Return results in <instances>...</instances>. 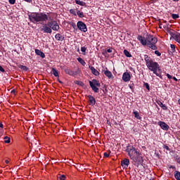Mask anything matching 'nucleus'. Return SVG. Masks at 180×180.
Returning a JSON list of instances; mask_svg holds the SVG:
<instances>
[{
	"mask_svg": "<svg viewBox=\"0 0 180 180\" xmlns=\"http://www.w3.org/2000/svg\"><path fill=\"white\" fill-rule=\"evenodd\" d=\"M169 168H170L172 169H176V167H175V166H174V165L169 166Z\"/></svg>",
	"mask_w": 180,
	"mask_h": 180,
	"instance_id": "obj_44",
	"label": "nucleus"
},
{
	"mask_svg": "<svg viewBox=\"0 0 180 180\" xmlns=\"http://www.w3.org/2000/svg\"><path fill=\"white\" fill-rule=\"evenodd\" d=\"M144 60L146 61V65L150 71H153V74H157V71L161 72V67L157 62H154L151 57L148 55H144Z\"/></svg>",
	"mask_w": 180,
	"mask_h": 180,
	"instance_id": "obj_3",
	"label": "nucleus"
},
{
	"mask_svg": "<svg viewBox=\"0 0 180 180\" xmlns=\"http://www.w3.org/2000/svg\"><path fill=\"white\" fill-rule=\"evenodd\" d=\"M154 74H155V75H156L157 77H159V78H160L161 79H162V75L158 74V72H156V73H154Z\"/></svg>",
	"mask_w": 180,
	"mask_h": 180,
	"instance_id": "obj_40",
	"label": "nucleus"
},
{
	"mask_svg": "<svg viewBox=\"0 0 180 180\" xmlns=\"http://www.w3.org/2000/svg\"><path fill=\"white\" fill-rule=\"evenodd\" d=\"M176 162L180 165V157L176 158Z\"/></svg>",
	"mask_w": 180,
	"mask_h": 180,
	"instance_id": "obj_46",
	"label": "nucleus"
},
{
	"mask_svg": "<svg viewBox=\"0 0 180 180\" xmlns=\"http://www.w3.org/2000/svg\"><path fill=\"white\" fill-rule=\"evenodd\" d=\"M89 82L92 91H94V92H95L96 94H98V92H99V88L96 86H101V83L99 82V81L94 79L92 81H89Z\"/></svg>",
	"mask_w": 180,
	"mask_h": 180,
	"instance_id": "obj_5",
	"label": "nucleus"
},
{
	"mask_svg": "<svg viewBox=\"0 0 180 180\" xmlns=\"http://www.w3.org/2000/svg\"><path fill=\"white\" fill-rule=\"evenodd\" d=\"M5 162H6V164H9V160H5Z\"/></svg>",
	"mask_w": 180,
	"mask_h": 180,
	"instance_id": "obj_52",
	"label": "nucleus"
},
{
	"mask_svg": "<svg viewBox=\"0 0 180 180\" xmlns=\"http://www.w3.org/2000/svg\"><path fill=\"white\" fill-rule=\"evenodd\" d=\"M0 127H1V129H4V124L0 122Z\"/></svg>",
	"mask_w": 180,
	"mask_h": 180,
	"instance_id": "obj_49",
	"label": "nucleus"
},
{
	"mask_svg": "<svg viewBox=\"0 0 180 180\" xmlns=\"http://www.w3.org/2000/svg\"><path fill=\"white\" fill-rule=\"evenodd\" d=\"M75 4H77V5H80V6H85V5H86L85 2L80 0H75Z\"/></svg>",
	"mask_w": 180,
	"mask_h": 180,
	"instance_id": "obj_22",
	"label": "nucleus"
},
{
	"mask_svg": "<svg viewBox=\"0 0 180 180\" xmlns=\"http://www.w3.org/2000/svg\"><path fill=\"white\" fill-rule=\"evenodd\" d=\"M129 86L130 89H133V86H131L130 85Z\"/></svg>",
	"mask_w": 180,
	"mask_h": 180,
	"instance_id": "obj_54",
	"label": "nucleus"
},
{
	"mask_svg": "<svg viewBox=\"0 0 180 180\" xmlns=\"http://www.w3.org/2000/svg\"><path fill=\"white\" fill-rule=\"evenodd\" d=\"M107 53H112V49H109L107 50Z\"/></svg>",
	"mask_w": 180,
	"mask_h": 180,
	"instance_id": "obj_47",
	"label": "nucleus"
},
{
	"mask_svg": "<svg viewBox=\"0 0 180 180\" xmlns=\"http://www.w3.org/2000/svg\"><path fill=\"white\" fill-rule=\"evenodd\" d=\"M77 61H79V63L82 64V65H83L84 67L86 65V63L82 58H77Z\"/></svg>",
	"mask_w": 180,
	"mask_h": 180,
	"instance_id": "obj_23",
	"label": "nucleus"
},
{
	"mask_svg": "<svg viewBox=\"0 0 180 180\" xmlns=\"http://www.w3.org/2000/svg\"><path fill=\"white\" fill-rule=\"evenodd\" d=\"M158 126L160 127V128L162 129V130H165L166 131H167V130H169V125L167 124V123H165V122H162V121H159L158 122Z\"/></svg>",
	"mask_w": 180,
	"mask_h": 180,
	"instance_id": "obj_8",
	"label": "nucleus"
},
{
	"mask_svg": "<svg viewBox=\"0 0 180 180\" xmlns=\"http://www.w3.org/2000/svg\"><path fill=\"white\" fill-rule=\"evenodd\" d=\"M103 72L105 75V77L109 78V79L113 78V75L112 74V72L109 70H103Z\"/></svg>",
	"mask_w": 180,
	"mask_h": 180,
	"instance_id": "obj_16",
	"label": "nucleus"
},
{
	"mask_svg": "<svg viewBox=\"0 0 180 180\" xmlns=\"http://www.w3.org/2000/svg\"><path fill=\"white\" fill-rule=\"evenodd\" d=\"M156 103H158V105L162 108V109L163 110H168V107H167V105H165L164 103H162V102H161V101L158 100L156 101Z\"/></svg>",
	"mask_w": 180,
	"mask_h": 180,
	"instance_id": "obj_13",
	"label": "nucleus"
},
{
	"mask_svg": "<svg viewBox=\"0 0 180 180\" xmlns=\"http://www.w3.org/2000/svg\"><path fill=\"white\" fill-rule=\"evenodd\" d=\"M51 72H52V74L54 75V77H56L57 78L60 77V75H58V70H57V69L52 68Z\"/></svg>",
	"mask_w": 180,
	"mask_h": 180,
	"instance_id": "obj_20",
	"label": "nucleus"
},
{
	"mask_svg": "<svg viewBox=\"0 0 180 180\" xmlns=\"http://www.w3.org/2000/svg\"><path fill=\"white\" fill-rule=\"evenodd\" d=\"M167 33H169V34L171 36V38L174 39L177 32L174 30H169L167 31Z\"/></svg>",
	"mask_w": 180,
	"mask_h": 180,
	"instance_id": "obj_19",
	"label": "nucleus"
},
{
	"mask_svg": "<svg viewBox=\"0 0 180 180\" xmlns=\"http://www.w3.org/2000/svg\"><path fill=\"white\" fill-rule=\"evenodd\" d=\"M87 97L89 99L90 105H91V106H94L95 103H96L95 97L92 96L91 95H89Z\"/></svg>",
	"mask_w": 180,
	"mask_h": 180,
	"instance_id": "obj_15",
	"label": "nucleus"
},
{
	"mask_svg": "<svg viewBox=\"0 0 180 180\" xmlns=\"http://www.w3.org/2000/svg\"><path fill=\"white\" fill-rule=\"evenodd\" d=\"M173 39L179 43L180 41V34L179 32H176L174 37Z\"/></svg>",
	"mask_w": 180,
	"mask_h": 180,
	"instance_id": "obj_21",
	"label": "nucleus"
},
{
	"mask_svg": "<svg viewBox=\"0 0 180 180\" xmlns=\"http://www.w3.org/2000/svg\"><path fill=\"white\" fill-rule=\"evenodd\" d=\"M146 41L147 46L148 47H149V49H151V50H157L158 47L157 46H155V44H157V41H158V39H157L156 37L150 34H147Z\"/></svg>",
	"mask_w": 180,
	"mask_h": 180,
	"instance_id": "obj_4",
	"label": "nucleus"
},
{
	"mask_svg": "<svg viewBox=\"0 0 180 180\" xmlns=\"http://www.w3.org/2000/svg\"><path fill=\"white\" fill-rule=\"evenodd\" d=\"M70 13H71V15H74V16H77V11H75L74 9H70Z\"/></svg>",
	"mask_w": 180,
	"mask_h": 180,
	"instance_id": "obj_31",
	"label": "nucleus"
},
{
	"mask_svg": "<svg viewBox=\"0 0 180 180\" xmlns=\"http://www.w3.org/2000/svg\"><path fill=\"white\" fill-rule=\"evenodd\" d=\"M144 86L148 89V91H150V84L148 83H144Z\"/></svg>",
	"mask_w": 180,
	"mask_h": 180,
	"instance_id": "obj_35",
	"label": "nucleus"
},
{
	"mask_svg": "<svg viewBox=\"0 0 180 180\" xmlns=\"http://www.w3.org/2000/svg\"><path fill=\"white\" fill-rule=\"evenodd\" d=\"M81 51H82V53H85V52L86 51V47L82 46V47L81 48Z\"/></svg>",
	"mask_w": 180,
	"mask_h": 180,
	"instance_id": "obj_38",
	"label": "nucleus"
},
{
	"mask_svg": "<svg viewBox=\"0 0 180 180\" xmlns=\"http://www.w3.org/2000/svg\"><path fill=\"white\" fill-rule=\"evenodd\" d=\"M163 148H164L165 150H167V151H171V149H170L169 147L168 146H167V145H164V146H163Z\"/></svg>",
	"mask_w": 180,
	"mask_h": 180,
	"instance_id": "obj_36",
	"label": "nucleus"
},
{
	"mask_svg": "<svg viewBox=\"0 0 180 180\" xmlns=\"http://www.w3.org/2000/svg\"><path fill=\"white\" fill-rule=\"evenodd\" d=\"M49 25L51 26V30L54 32H58L60 30V25H58V22L57 21L52 20L49 22Z\"/></svg>",
	"mask_w": 180,
	"mask_h": 180,
	"instance_id": "obj_6",
	"label": "nucleus"
},
{
	"mask_svg": "<svg viewBox=\"0 0 180 180\" xmlns=\"http://www.w3.org/2000/svg\"><path fill=\"white\" fill-rule=\"evenodd\" d=\"M134 117H136V119H137L138 120H141V117L140 116L139 111H134Z\"/></svg>",
	"mask_w": 180,
	"mask_h": 180,
	"instance_id": "obj_25",
	"label": "nucleus"
},
{
	"mask_svg": "<svg viewBox=\"0 0 180 180\" xmlns=\"http://www.w3.org/2000/svg\"><path fill=\"white\" fill-rule=\"evenodd\" d=\"M125 151L127 153V155L129 156V158L131 160L134 165H137V167L144 162L143 154L137 150L134 146L131 145L127 146Z\"/></svg>",
	"mask_w": 180,
	"mask_h": 180,
	"instance_id": "obj_2",
	"label": "nucleus"
},
{
	"mask_svg": "<svg viewBox=\"0 0 180 180\" xmlns=\"http://www.w3.org/2000/svg\"><path fill=\"white\" fill-rule=\"evenodd\" d=\"M137 39L140 41L142 46H147V37L146 38L141 35H138Z\"/></svg>",
	"mask_w": 180,
	"mask_h": 180,
	"instance_id": "obj_11",
	"label": "nucleus"
},
{
	"mask_svg": "<svg viewBox=\"0 0 180 180\" xmlns=\"http://www.w3.org/2000/svg\"><path fill=\"white\" fill-rule=\"evenodd\" d=\"M55 39H56L58 41H63V40H64V37H63V35H61L60 34L58 33L55 35Z\"/></svg>",
	"mask_w": 180,
	"mask_h": 180,
	"instance_id": "obj_18",
	"label": "nucleus"
},
{
	"mask_svg": "<svg viewBox=\"0 0 180 180\" xmlns=\"http://www.w3.org/2000/svg\"><path fill=\"white\" fill-rule=\"evenodd\" d=\"M4 143H6V144H9V143H11V138H9L8 136H4Z\"/></svg>",
	"mask_w": 180,
	"mask_h": 180,
	"instance_id": "obj_29",
	"label": "nucleus"
},
{
	"mask_svg": "<svg viewBox=\"0 0 180 180\" xmlns=\"http://www.w3.org/2000/svg\"><path fill=\"white\" fill-rule=\"evenodd\" d=\"M174 2H178L179 0H172Z\"/></svg>",
	"mask_w": 180,
	"mask_h": 180,
	"instance_id": "obj_53",
	"label": "nucleus"
},
{
	"mask_svg": "<svg viewBox=\"0 0 180 180\" xmlns=\"http://www.w3.org/2000/svg\"><path fill=\"white\" fill-rule=\"evenodd\" d=\"M77 27L80 32H84V33H86V32H88L86 25H85L82 21H78L77 23Z\"/></svg>",
	"mask_w": 180,
	"mask_h": 180,
	"instance_id": "obj_7",
	"label": "nucleus"
},
{
	"mask_svg": "<svg viewBox=\"0 0 180 180\" xmlns=\"http://www.w3.org/2000/svg\"><path fill=\"white\" fill-rule=\"evenodd\" d=\"M18 68H20L22 71H29V68H27V66H25L23 65H18Z\"/></svg>",
	"mask_w": 180,
	"mask_h": 180,
	"instance_id": "obj_24",
	"label": "nucleus"
},
{
	"mask_svg": "<svg viewBox=\"0 0 180 180\" xmlns=\"http://www.w3.org/2000/svg\"><path fill=\"white\" fill-rule=\"evenodd\" d=\"M155 54H156V56H158V57H160V56H161V53L158 51H155Z\"/></svg>",
	"mask_w": 180,
	"mask_h": 180,
	"instance_id": "obj_39",
	"label": "nucleus"
},
{
	"mask_svg": "<svg viewBox=\"0 0 180 180\" xmlns=\"http://www.w3.org/2000/svg\"><path fill=\"white\" fill-rule=\"evenodd\" d=\"M8 2L11 4V5H15L16 0H8Z\"/></svg>",
	"mask_w": 180,
	"mask_h": 180,
	"instance_id": "obj_37",
	"label": "nucleus"
},
{
	"mask_svg": "<svg viewBox=\"0 0 180 180\" xmlns=\"http://www.w3.org/2000/svg\"><path fill=\"white\" fill-rule=\"evenodd\" d=\"M58 179L59 180H65V175L63 174L58 177Z\"/></svg>",
	"mask_w": 180,
	"mask_h": 180,
	"instance_id": "obj_33",
	"label": "nucleus"
},
{
	"mask_svg": "<svg viewBox=\"0 0 180 180\" xmlns=\"http://www.w3.org/2000/svg\"><path fill=\"white\" fill-rule=\"evenodd\" d=\"M172 19H179V15H178V14H172Z\"/></svg>",
	"mask_w": 180,
	"mask_h": 180,
	"instance_id": "obj_32",
	"label": "nucleus"
},
{
	"mask_svg": "<svg viewBox=\"0 0 180 180\" xmlns=\"http://www.w3.org/2000/svg\"><path fill=\"white\" fill-rule=\"evenodd\" d=\"M25 2H27V4H33V0H23Z\"/></svg>",
	"mask_w": 180,
	"mask_h": 180,
	"instance_id": "obj_41",
	"label": "nucleus"
},
{
	"mask_svg": "<svg viewBox=\"0 0 180 180\" xmlns=\"http://www.w3.org/2000/svg\"><path fill=\"white\" fill-rule=\"evenodd\" d=\"M78 71H79V68L75 72L71 70L70 68L65 69V74H68V75H70L71 77H75V75H77L78 74Z\"/></svg>",
	"mask_w": 180,
	"mask_h": 180,
	"instance_id": "obj_9",
	"label": "nucleus"
},
{
	"mask_svg": "<svg viewBox=\"0 0 180 180\" xmlns=\"http://www.w3.org/2000/svg\"><path fill=\"white\" fill-rule=\"evenodd\" d=\"M109 155H110V150H108V152H105L103 153V157L105 158H109Z\"/></svg>",
	"mask_w": 180,
	"mask_h": 180,
	"instance_id": "obj_30",
	"label": "nucleus"
},
{
	"mask_svg": "<svg viewBox=\"0 0 180 180\" xmlns=\"http://www.w3.org/2000/svg\"><path fill=\"white\" fill-rule=\"evenodd\" d=\"M77 15L79 16V18H85V15H84V12H81V11L77 10Z\"/></svg>",
	"mask_w": 180,
	"mask_h": 180,
	"instance_id": "obj_26",
	"label": "nucleus"
},
{
	"mask_svg": "<svg viewBox=\"0 0 180 180\" xmlns=\"http://www.w3.org/2000/svg\"><path fill=\"white\" fill-rule=\"evenodd\" d=\"M174 178L176 180H180V172H179V171H175L174 172Z\"/></svg>",
	"mask_w": 180,
	"mask_h": 180,
	"instance_id": "obj_27",
	"label": "nucleus"
},
{
	"mask_svg": "<svg viewBox=\"0 0 180 180\" xmlns=\"http://www.w3.org/2000/svg\"><path fill=\"white\" fill-rule=\"evenodd\" d=\"M58 82L59 84H63V82L61 80H60V79H58Z\"/></svg>",
	"mask_w": 180,
	"mask_h": 180,
	"instance_id": "obj_51",
	"label": "nucleus"
},
{
	"mask_svg": "<svg viewBox=\"0 0 180 180\" xmlns=\"http://www.w3.org/2000/svg\"><path fill=\"white\" fill-rule=\"evenodd\" d=\"M166 77H167L168 79H172V77L168 73L166 74Z\"/></svg>",
	"mask_w": 180,
	"mask_h": 180,
	"instance_id": "obj_42",
	"label": "nucleus"
},
{
	"mask_svg": "<svg viewBox=\"0 0 180 180\" xmlns=\"http://www.w3.org/2000/svg\"><path fill=\"white\" fill-rule=\"evenodd\" d=\"M122 78L124 82H129V81L131 79V76L130 75V73L125 72L123 73Z\"/></svg>",
	"mask_w": 180,
	"mask_h": 180,
	"instance_id": "obj_10",
	"label": "nucleus"
},
{
	"mask_svg": "<svg viewBox=\"0 0 180 180\" xmlns=\"http://www.w3.org/2000/svg\"><path fill=\"white\" fill-rule=\"evenodd\" d=\"M172 53H175V45L171 44L170 45Z\"/></svg>",
	"mask_w": 180,
	"mask_h": 180,
	"instance_id": "obj_34",
	"label": "nucleus"
},
{
	"mask_svg": "<svg viewBox=\"0 0 180 180\" xmlns=\"http://www.w3.org/2000/svg\"><path fill=\"white\" fill-rule=\"evenodd\" d=\"M28 19L32 23H39L40 25H42V26L40 27V30L43 33H47L49 34L53 33L49 22H48V23L46 24V22L49 20V15H47L46 13H32L28 15Z\"/></svg>",
	"mask_w": 180,
	"mask_h": 180,
	"instance_id": "obj_1",
	"label": "nucleus"
},
{
	"mask_svg": "<svg viewBox=\"0 0 180 180\" xmlns=\"http://www.w3.org/2000/svg\"><path fill=\"white\" fill-rule=\"evenodd\" d=\"M89 70H91V71L94 74V75H95L96 77L99 76V72L96 69H95L94 66L89 65Z\"/></svg>",
	"mask_w": 180,
	"mask_h": 180,
	"instance_id": "obj_14",
	"label": "nucleus"
},
{
	"mask_svg": "<svg viewBox=\"0 0 180 180\" xmlns=\"http://www.w3.org/2000/svg\"><path fill=\"white\" fill-rule=\"evenodd\" d=\"M124 54L126 57H128L129 58L131 57V53L129 52V51H127V49L124 50Z\"/></svg>",
	"mask_w": 180,
	"mask_h": 180,
	"instance_id": "obj_28",
	"label": "nucleus"
},
{
	"mask_svg": "<svg viewBox=\"0 0 180 180\" xmlns=\"http://www.w3.org/2000/svg\"><path fill=\"white\" fill-rule=\"evenodd\" d=\"M172 79H174V81H176V82L178 81V79H176V77H173Z\"/></svg>",
	"mask_w": 180,
	"mask_h": 180,
	"instance_id": "obj_50",
	"label": "nucleus"
},
{
	"mask_svg": "<svg viewBox=\"0 0 180 180\" xmlns=\"http://www.w3.org/2000/svg\"><path fill=\"white\" fill-rule=\"evenodd\" d=\"M178 103L180 105V98L178 100Z\"/></svg>",
	"mask_w": 180,
	"mask_h": 180,
	"instance_id": "obj_55",
	"label": "nucleus"
},
{
	"mask_svg": "<svg viewBox=\"0 0 180 180\" xmlns=\"http://www.w3.org/2000/svg\"><path fill=\"white\" fill-rule=\"evenodd\" d=\"M35 54H37V56H39L41 58H46V55L39 49H35Z\"/></svg>",
	"mask_w": 180,
	"mask_h": 180,
	"instance_id": "obj_17",
	"label": "nucleus"
},
{
	"mask_svg": "<svg viewBox=\"0 0 180 180\" xmlns=\"http://www.w3.org/2000/svg\"><path fill=\"white\" fill-rule=\"evenodd\" d=\"M72 27H73V29H75V27H77V25H75V22L72 23Z\"/></svg>",
	"mask_w": 180,
	"mask_h": 180,
	"instance_id": "obj_45",
	"label": "nucleus"
},
{
	"mask_svg": "<svg viewBox=\"0 0 180 180\" xmlns=\"http://www.w3.org/2000/svg\"><path fill=\"white\" fill-rule=\"evenodd\" d=\"M121 165L123 168H127L130 165V160L127 158H124L121 161Z\"/></svg>",
	"mask_w": 180,
	"mask_h": 180,
	"instance_id": "obj_12",
	"label": "nucleus"
},
{
	"mask_svg": "<svg viewBox=\"0 0 180 180\" xmlns=\"http://www.w3.org/2000/svg\"><path fill=\"white\" fill-rule=\"evenodd\" d=\"M0 71L1 72H5V69H4V68H2L1 65H0Z\"/></svg>",
	"mask_w": 180,
	"mask_h": 180,
	"instance_id": "obj_43",
	"label": "nucleus"
},
{
	"mask_svg": "<svg viewBox=\"0 0 180 180\" xmlns=\"http://www.w3.org/2000/svg\"><path fill=\"white\" fill-rule=\"evenodd\" d=\"M130 70H131V71H133V72H136V70H135L134 68H130Z\"/></svg>",
	"mask_w": 180,
	"mask_h": 180,
	"instance_id": "obj_48",
	"label": "nucleus"
}]
</instances>
